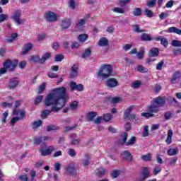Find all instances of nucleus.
Wrapping results in <instances>:
<instances>
[{"label": "nucleus", "instance_id": "nucleus-1", "mask_svg": "<svg viewBox=\"0 0 181 181\" xmlns=\"http://www.w3.org/2000/svg\"><path fill=\"white\" fill-rule=\"evenodd\" d=\"M69 96L66 94V87H61L52 89L47 95L45 100V107H52L51 110H45L41 113V118L46 119L50 112H59L66 106Z\"/></svg>", "mask_w": 181, "mask_h": 181}, {"label": "nucleus", "instance_id": "nucleus-2", "mask_svg": "<svg viewBox=\"0 0 181 181\" xmlns=\"http://www.w3.org/2000/svg\"><path fill=\"white\" fill-rule=\"evenodd\" d=\"M147 112H142L141 117H144L145 118H152V117H155V115L159 112V97L153 99L151 101V105L146 107Z\"/></svg>", "mask_w": 181, "mask_h": 181}, {"label": "nucleus", "instance_id": "nucleus-3", "mask_svg": "<svg viewBox=\"0 0 181 181\" xmlns=\"http://www.w3.org/2000/svg\"><path fill=\"white\" fill-rule=\"evenodd\" d=\"M112 73V66L110 64H103L98 71L97 76L101 78H108Z\"/></svg>", "mask_w": 181, "mask_h": 181}, {"label": "nucleus", "instance_id": "nucleus-4", "mask_svg": "<svg viewBox=\"0 0 181 181\" xmlns=\"http://www.w3.org/2000/svg\"><path fill=\"white\" fill-rule=\"evenodd\" d=\"M3 66L4 67H6L7 70H9V71H13L16 68V66H18V60L14 59L13 61H11V59H6L3 63Z\"/></svg>", "mask_w": 181, "mask_h": 181}, {"label": "nucleus", "instance_id": "nucleus-5", "mask_svg": "<svg viewBox=\"0 0 181 181\" xmlns=\"http://www.w3.org/2000/svg\"><path fill=\"white\" fill-rule=\"evenodd\" d=\"M128 138V133L127 132H124L123 135H122V145H124V144H125L126 146H132V145H134L135 144V142L136 141V137L133 136L127 142V139Z\"/></svg>", "mask_w": 181, "mask_h": 181}, {"label": "nucleus", "instance_id": "nucleus-6", "mask_svg": "<svg viewBox=\"0 0 181 181\" xmlns=\"http://www.w3.org/2000/svg\"><path fill=\"white\" fill-rule=\"evenodd\" d=\"M21 16H22V13H21V10H16L13 16H11V19L16 23L17 25H22L25 23V21L21 19Z\"/></svg>", "mask_w": 181, "mask_h": 181}, {"label": "nucleus", "instance_id": "nucleus-7", "mask_svg": "<svg viewBox=\"0 0 181 181\" xmlns=\"http://www.w3.org/2000/svg\"><path fill=\"white\" fill-rule=\"evenodd\" d=\"M118 81L115 78H110L105 81V86L107 88H115V87H118Z\"/></svg>", "mask_w": 181, "mask_h": 181}, {"label": "nucleus", "instance_id": "nucleus-8", "mask_svg": "<svg viewBox=\"0 0 181 181\" xmlns=\"http://www.w3.org/2000/svg\"><path fill=\"white\" fill-rule=\"evenodd\" d=\"M66 172L68 175H71L72 176L76 175L77 170L76 169V163L72 162L67 165Z\"/></svg>", "mask_w": 181, "mask_h": 181}, {"label": "nucleus", "instance_id": "nucleus-9", "mask_svg": "<svg viewBox=\"0 0 181 181\" xmlns=\"http://www.w3.org/2000/svg\"><path fill=\"white\" fill-rule=\"evenodd\" d=\"M44 16L47 22H56L57 21V15L52 11L45 13Z\"/></svg>", "mask_w": 181, "mask_h": 181}, {"label": "nucleus", "instance_id": "nucleus-10", "mask_svg": "<svg viewBox=\"0 0 181 181\" xmlns=\"http://www.w3.org/2000/svg\"><path fill=\"white\" fill-rule=\"evenodd\" d=\"M19 86V80H18V78H10L8 83L6 84V86L8 88H10L11 90H13V88H16Z\"/></svg>", "mask_w": 181, "mask_h": 181}, {"label": "nucleus", "instance_id": "nucleus-11", "mask_svg": "<svg viewBox=\"0 0 181 181\" xmlns=\"http://www.w3.org/2000/svg\"><path fill=\"white\" fill-rule=\"evenodd\" d=\"M70 88H71V91H83L84 90V87L83 86V84H76V82H71L70 83Z\"/></svg>", "mask_w": 181, "mask_h": 181}, {"label": "nucleus", "instance_id": "nucleus-12", "mask_svg": "<svg viewBox=\"0 0 181 181\" xmlns=\"http://www.w3.org/2000/svg\"><path fill=\"white\" fill-rule=\"evenodd\" d=\"M78 74V64H74L71 69L70 77L71 78H74V77H77Z\"/></svg>", "mask_w": 181, "mask_h": 181}, {"label": "nucleus", "instance_id": "nucleus-13", "mask_svg": "<svg viewBox=\"0 0 181 181\" xmlns=\"http://www.w3.org/2000/svg\"><path fill=\"white\" fill-rule=\"evenodd\" d=\"M180 78H181V72L180 71H176L173 74L170 81L173 84H175L176 81L180 80Z\"/></svg>", "mask_w": 181, "mask_h": 181}, {"label": "nucleus", "instance_id": "nucleus-14", "mask_svg": "<svg viewBox=\"0 0 181 181\" xmlns=\"http://www.w3.org/2000/svg\"><path fill=\"white\" fill-rule=\"evenodd\" d=\"M32 49H33V44L31 42L25 44L22 50V54H28V53H29Z\"/></svg>", "mask_w": 181, "mask_h": 181}, {"label": "nucleus", "instance_id": "nucleus-15", "mask_svg": "<svg viewBox=\"0 0 181 181\" xmlns=\"http://www.w3.org/2000/svg\"><path fill=\"white\" fill-rule=\"evenodd\" d=\"M70 26H71V20L69 18L62 20L61 23V28L62 29H69Z\"/></svg>", "mask_w": 181, "mask_h": 181}, {"label": "nucleus", "instance_id": "nucleus-16", "mask_svg": "<svg viewBox=\"0 0 181 181\" xmlns=\"http://www.w3.org/2000/svg\"><path fill=\"white\" fill-rule=\"evenodd\" d=\"M25 111H22L21 112V116L13 117L11 121V125H15V124H16L18 121H20V119H23V118L25 117Z\"/></svg>", "mask_w": 181, "mask_h": 181}, {"label": "nucleus", "instance_id": "nucleus-17", "mask_svg": "<svg viewBox=\"0 0 181 181\" xmlns=\"http://www.w3.org/2000/svg\"><path fill=\"white\" fill-rule=\"evenodd\" d=\"M141 175L144 177H146V179H148V177H151V173L149 172V168L146 167H143L141 170Z\"/></svg>", "mask_w": 181, "mask_h": 181}, {"label": "nucleus", "instance_id": "nucleus-18", "mask_svg": "<svg viewBox=\"0 0 181 181\" xmlns=\"http://www.w3.org/2000/svg\"><path fill=\"white\" fill-rule=\"evenodd\" d=\"M173 136V130L169 129L168 131L167 139H165V142H166L167 145H170V144H172V137Z\"/></svg>", "mask_w": 181, "mask_h": 181}, {"label": "nucleus", "instance_id": "nucleus-19", "mask_svg": "<svg viewBox=\"0 0 181 181\" xmlns=\"http://www.w3.org/2000/svg\"><path fill=\"white\" fill-rule=\"evenodd\" d=\"M122 155L123 158H124V159H127V160H129L130 162H132L133 157L131 153H129V151H124L122 152Z\"/></svg>", "mask_w": 181, "mask_h": 181}, {"label": "nucleus", "instance_id": "nucleus-20", "mask_svg": "<svg viewBox=\"0 0 181 181\" xmlns=\"http://www.w3.org/2000/svg\"><path fill=\"white\" fill-rule=\"evenodd\" d=\"M132 110H134V106H130L124 112L123 117L124 119H127L131 115Z\"/></svg>", "mask_w": 181, "mask_h": 181}, {"label": "nucleus", "instance_id": "nucleus-21", "mask_svg": "<svg viewBox=\"0 0 181 181\" xmlns=\"http://www.w3.org/2000/svg\"><path fill=\"white\" fill-rule=\"evenodd\" d=\"M140 39L143 42H151V40H153L152 37H151V35H149V34H146V33H143L141 35Z\"/></svg>", "mask_w": 181, "mask_h": 181}, {"label": "nucleus", "instance_id": "nucleus-22", "mask_svg": "<svg viewBox=\"0 0 181 181\" xmlns=\"http://www.w3.org/2000/svg\"><path fill=\"white\" fill-rule=\"evenodd\" d=\"M169 33H176L177 35H181V30L176 27H170L168 28Z\"/></svg>", "mask_w": 181, "mask_h": 181}, {"label": "nucleus", "instance_id": "nucleus-23", "mask_svg": "<svg viewBox=\"0 0 181 181\" xmlns=\"http://www.w3.org/2000/svg\"><path fill=\"white\" fill-rule=\"evenodd\" d=\"M51 54L49 52H47L44 54L42 57L40 58V64H44V63L46 62V60H49L50 59Z\"/></svg>", "mask_w": 181, "mask_h": 181}, {"label": "nucleus", "instance_id": "nucleus-24", "mask_svg": "<svg viewBox=\"0 0 181 181\" xmlns=\"http://www.w3.org/2000/svg\"><path fill=\"white\" fill-rule=\"evenodd\" d=\"M90 56H91V49H85L83 53H82V54L81 55V57L82 59H88V57Z\"/></svg>", "mask_w": 181, "mask_h": 181}, {"label": "nucleus", "instance_id": "nucleus-25", "mask_svg": "<svg viewBox=\"0 0 181 181\" xmlns=\"http://www.w3.org/2000/svg\"><path fill=\"white\" fill-rule=\"evenodd\" d=\"M18 37V33H13L11 35V36L7 37L5 39L6 43H11V42H13L16 38Z\"/></svg>", "mask_w": 181, "mask_h": 181}, {"label": "nucleus", "instance_id": "nucleus-26", "mask_svg": "<svg viewBox=\"0 0 181 181\" xmlns=\"http://www.w3.org/2000/svg\"><path fill=\"white\" fill-rule=\"evenodd\" d=\"M159 53V49L158 48H151L149 52L150 57H155L158 56Z\"/></svg>", "mask_w": 181, "mask_h": 181}, {"label": "nucleus", "instance_id": "nucleus-27", "mask_svg": "<svg viewBox=\"0 0 181 181\" xmlns=\"http://www.w3.org/2000/svg\"><path fill=\"white\" fill-rule=\"evenodd\" d=\"M98 45L102 47L108 46V40L106 37H102L99 40Z\"/></svg>", "mask_w": 181, "mask_h": 181}, {"label": "nucleus", "instance_id": "nucleus-28", "mask_svg": "<svg viewBox=\"0 0 181 181\" xmlns=\"http://www.w3.org/2000/svg\"><path fill=\"white\" fill-rule=\"evenodd\" d=\"M169 156H175V155H177L179 153V150L177 148H170L167 152Z\"/></svg>", "mask_w": 181, "mask_h": 181}, {"label": "nucleus", "instance_id": "nucleus-29", "mask_svg": "<svg viewBox=\"0 0 181 181\" xmlns=\"http://www.w3.org/2000/svg\"><path fill=\"white\" fill-rule=\"evenodd\" d=\"M59 128V126H57L55 124H49L47 127V132H52V131H57Z\"/></svg>", "mask_w": 181, "mask_h": 181}, {"label": "nucleus", "instance_id": "nucleus-30", "mask_svg": "<svg viewBox=\"0 0 181 181\" xmlns=\"http://www.w3.org/2000/svg\"><path fill=\"white\" fill-rule=\"evenodd\" d=\"M160 45H162V46H163V47L165 49L168 47V46H169V41L166 37L160 38Z\"/></svg>", "mask_w": 181, "mask_h": 181}, {"label": "nucleus", "instance_id": "nucleus-31", "mask_svg": "<svg viewBox=\"0 0 181 181\" xmlns=\"http://www.w3.org/2000/svg\"><path fill=\"white\" fill-rule=\"evenodd\" d=\"M103 119L105 122H110L112 119V115L110 113H106L103 115Z\"/></svg>", "mask_w": 181, "mask_h": 181}, {"label": "nucleus", "instance_id": "nucleus-32", "mask_svg": "<svg viewBox=\"0 0 181 181\" xmlns=\"http://www.w3.org/2000/svg\"><path fill=\"white\" fill-rule=\"evenodd\" d=\"M95 117H97V112H90L87 115L88 121H94V118H95Z\"/></svg>", "mask_w": 181, "mask_h": 181}, {"label": "nucleus", "instance_id": "nucleus-33", "mask_svg": "<svg viewBox=\"0 0 181 181\" xmlns=\"http://www.w3.org/2000/svg\"><path fill=\"white\" fill-rule=\"evenodd\" d=\"M30 60L31 62H33V63H40V64L41 58L39 55H32L30 57Z\"/></svg>", "mask_w": 181, "mask_h": 181}, {"label": "nucleus", "instance_id": "nucleus-34", "mask_svg": "<svg viewBox=\"0 0 181 181\" xmlns=\"http://www.w3.org/2000/svg\"><path fill=\"white\" fill-rule=\"evenodd\" d=\"M87 34H81L78 36V40H79L81 43H84L86 40L88 39Z\"/></svg>", "mask_w": 181, "mask_h": 181}, {"label": "nucleus", "instance_id": "nucleus-35", "mask_svg": "<svg viewBox=\"0 0 181 181\" xmlns=\"http://www.w3.org/2000/svg\"><path fill=\"white\" fill-rule=\"evenodd\" d=\"M173 47H181V41L177 40H173L171 42Z\"/></svg>", "mask_w": 181, "mask_h": 181}, {"label": "nucleus", "instance_id": "nucleus-36", "mask_svg": "<svg viewBox=\"0 0 181 181\" xmlns=\"http://www.w3.org/2000/svg\"><path fill=\"white\" fill-rule=\"evenodd\" d=\"M133 15L134 16H141L142 15V9L141 8H135L133 11Z\"/></svg>", "mask_w": 181, "mask_h": 181}, {"label": "nucleus", "instance_id": "nucleus-37", "mask_svg": "<svg viewBox=\"0 0 181 181\" xmlns=\"http://www.w3.org/2000/svg\"><path fill=\"white\" fill-rule=\"evenodd\" d=\"M144 16H147L148 18H153V12L152 11L145 8L144 9Z\"/></svg>", "mask_w": 181, "mask_h": 181}, {"label": "nucleus", "instance_id": "nucleus-38", "mask_svg": "<svg viewBox=\"0 0 181 181\" xmlns=\"http://www.w3.org/2000/svg\"><path fill=\"white\" fill-rule=\"evenodd\" d=\"M141 159H142V160H144L145 162L150 161L152 159V154L148 153L146 155L142 156Z\"/></svg>", "mask_w": 181, "mask_h": 181}, {"label": "nucleus", "instance_id": "nucleus-39", "mask_svg": "<svg viewBox=\"0 0 181 181\" xmlns=\"http://www.w3.org/2000/svg\"><path fill=\"white\" fill-rule=\"evenodd\" d=\"M133 32H135L136 33H142V32H145V30H141L139 25H133Z\"/></svg>", "mask_w": 181, "mask_h": 181}, {"label": "nucleus", "instance_id": "nucleus-40", "mask_svg": "<svg viewBox=\"0 0 181 181\" xmlns=\"http://www.w3.org/2000/svg\"><path fill=\"white\" fill-rule=\"evenodd\" d=\"M156 5V0H148L146 3V6L148 8H153Z\"/></svg>", "mask_w": 181, "mask_h": 181}, {"label": "nucleus", "instance_id": "nucleus-41", "mask_svg": "<svg viewBox=\"0 0 181 181\" xmlns=\"http://www.w3.org/2000/svg\"><path fill=\"white\" fill-rule=\"evenodd\" d=\"M137 70L140 73H148V69L145 68V66H144L142 65H139L137 66Z\"/></svg>", "mask_w": 181, "mask_h": 181}, {"label": "nucleus", "instance_id": "nucleus-42", "mask_svg": "<svg viewBox=\"0 0 181 181\" xmlns=\"http://www.w3.org/2000/svg\"><path fill=\"white\" fill-rule=\"evenodd\" d=\"M96 175L101 177L102 176H104L105 175V170L104 168H99L97 170Z\"/></svg>", "mask_w": 181, "mask_h": 181}, {"label": "nucleus", "instance_id": "nucleus-43", "mask_svg": "<svg viewBox=\"0 0 181 181\" xmlns=\"http://www.w3.org/2000/svg\"><path fill=\"white\" fill-rule=\"evenodd\" d=\"M166 104V98L159 97V107H163Z\"/></svg>", "mask_w": 181, "mask_h": 181}, {"label": "nucleus", "instance_id": "nucleus-44", "mask_svg": "<svg viewBox=\"0 0 181 181\" xmlns=\"http://www.w3.org/2000/svg\"><path fill=\"white\" fill-rule=\"evenodd\" d=\"M149 127L148 126H144V129H143V136L144 137H146L149 135Z\"/></svg>", "mask_w": 181, "mask_h": 181}, {"label": "nucleus", "instance_id": "nucleus-45", "mask_svg": "<svg viewBox=\"0 0 181 181\" xmlns=\"http://www.w3.org/2000/svg\"><path fill=\"white\" fill-rule=\"evenodd\" d=\"M173 115V113H172V112L168 111L165 113L164 118L166 120H169L170 119V118H172Z\"/></svg>", "mask_w": 181, "mask_h": 181}, {"label": "nucleus", "instance_id": "nucleus-46", "mask_svg": "<svg viewBox=\"0 0 181 181\" xmlns=\"http://www.w3.org/2000/svg\"><path fill=\"white\" fill-rule=\"evenodd\" d=\"M42 100H43V95H39L37 96L34 102L35 105H37L38 104H40L42 103Z\"/></svg>", "mask_w": 181, "mask_h": 181}, {"label": "nucleus", "instance_id": "nucleus-47", "mask_svg": "<svg viewBox=\"0 0 181 181\" xmlns=\"http://www.w3.org/2000/svg\"><path fill=\"white\" fill-rule=\"evenodd\" d=\"M40 125H42V120L34 122L33 124V129H36V128H39Z\"/></svg>", "mask_w": 181, "mask_h": 181}, {"label": "nucleus", "instance_id": "nucleus-48", "mask_svg": "<svg viewBox=\"0 0 181 181\" xmlns=\"http://www.w3.org/2000/svg\"><path fill=\"white\" fill-rule=\"evenodd\" d=\"M112 11L117 13H125V11L119 7H115L112 9Z\"/></svg>", "mask_w": 181, "mask_h": 181}, {"label": "nucleus", "instance_id": "nucleus-49", "mask_svg": "<svg viewBox=\"0 0 181 181\" xmlns=\"http://www.w3.org/2000/svg\"><path fill=\"white\" fill-rule=\"evenodd\" d=\"M8 16L6 14H0V23L8 21Z\"/></svg>", "mask_w": 181, "mask_h": 181}, {"label": "nucleus", "instance_id": "nucleus-50", "mask_svg": "<svg viewBox=\"0 0 181 181\" xmlns=\"http://www.w3.org/2000/svg\"><path fill=\"white\" fill-rule=\"evenodd\" d=\"M64 57L62 54H57L54 57V62H62Z\"/></svg>", "mask_w": 181, "mask_h": 181}, {"label": "nucleus", "instance_id": "nucleus-51", "mask_svg": "<svg viewBox=\"0 0 181 181\" xmlns=\"http://www.w3.org/2000/svg\"><path fill=\"white\" fill-rule=\"evenodd\" d=\"M176 162H177V157H173L170 161H169V165L170 166H175L176 165Z\"/></svg>", "mask_w": 181, "mask_h": 181}, {"label": "nucleus", "instance_id": "nucleus-52", "mask_svg": "<svg viewBox=\"0 0 181 181\" xmlns=\"http://www.w3.org/2000/svg\"><path fill=\"white\" fill-rule=\"evenodd\" d=\"M60 168H62V164H60V163H55L54 172H59V170H60Z\"/></svg>", "mask_w": 181, "mask_h": 181}, {"label": "nucleus", "instance_id": "nucleus-53", "mask_svg": "<svg viewBox=\"0 0 181 181\" xmlns=\"http://www.w3.org/2000/svg\"><path fill=\"white\" fill-rule=\"evenodd\" d=\"M45 88H46V84L45 83H42L38 88V93L40 94L45 91Z\"/></svg>", "mask_w": 181, "mask_h": 181}, {"label": "nucleus", "instance_id": "nucleus-54", "mask_svg": "<svg viewBox=\"0 0 181 181\" xmlns=\"http://www.w3.org/2000/svg\"><path fill=\"white\" fill-rule=\"evenodd\" d=\"M132 87L133 88H139V87H141V81H137L133 83Z\"/></svg>", "mask_w": 181, "mask_h": 181}, {"label": "nucleus", "instance_id": "nucleus-55", "mask_svg": "<svg viewBox=\"0 0 181 181\" xmlns=\"http://www.w3.org/2000/svg\"><path fill=\"white\" fill-rule=\"evenodd\" d=\"M47 76L49 78H57L59 77V75L53 73V72H48Z\"/></svg>", "mask_w": 181, "mask_h": 181}, {"label": "nucleus", "instance_id": "nucleus-56", "mask_svg": "<svg viewBox=\"0 0 181 181\" xmlns=\"http://www.w3.org/2000/svg\"><path fill=\"white\" fill-rule=\"evenodd\" d=\"M68 154L69 155V156L74 158V156H76V151H74V149L73 148H69L68 151Z\"/></svg>", "mask_w": 181, "mask_h": 181}, {"label": "nucleus", "instance_id": "nucleus-57", "mask_svg": "<svg viewBox=\"0 0 181 181\" xmlns=\"http://www.w3.org/2000/svg\"><path fill=\"white\" fill-rule=\"evenodd\" d=\"M173 54L174 56H177V54H181V48H176L173 49Z\"/></svg>", "mask_w": 181, "mask_h": 181}, {"label": "nucleus", "instance_id": "nucleus-58", "mask_svg": "<svg viewBox=\"0 0 181 181\" xmlns=\"http://www.w3.org/2000/svg\"><path fill=\"white\" fill-rule=\"evenodd\" d=\"M22 111H25L23 110H17L16 108H14L13 110V114H14V115H19V117H21V112Z\"/></svg>", "mask_w": 181, "mask_h": 181}, {"label": "nucleus", "instance_id": "nucleus-59", "mask_svg": "<svg viewBox=\"0 0 181 181\" xmlns=\"http://www.w3.org/2000/svg\"><path fill=\"white\" fill-rule=\"evenodd\" d=\"M84 25H86V20H83V19H80L78 21L76 26L80 27V26H83Z\"/></svg>", "mask_w": 181, "mask_h": 181}, {"label": "nucleus", "instance_id": "nucleus-60", "mask_svg": "<svg viewBox=\"0 0 181 181\" xmlns=\"http://www.w3.org/2000/svg\"><path fill=\"white\" fill-rule=\"evenodd\" d=\"M111 176H112V177H113L114 179L117 178V176H119V170H114V171L111 173Z\"/></svg>", "mask_w": 181, "mask_h": 181}, {"label": "nucleus", "instance_id": "nucleus-61", "mask_svg": "<svg viewBox=\"0 0 181 181\" xmlns=\"http://www.w3.org/2000/svg\"><path fill=\"white\" fill-rule=\"evenodd\" d=\"M78 106V104L77 101H74L72 103H71L70 107L71 110H76L77 107Z\"/></svg>", "mask_w": 181, "mask_h": 181}, {"label": "nucleus", "instance_id": "nucleus-62", "mask_svg": "<svg viewBox=\"0 0 181 181\" xmlns=\"http://www.w3.org/2000/svg\"><path fill=\"white\" fill-rule=\"evenodd\" d=\"M121 6H125L128 3L131 2V0H119Z\"/></svg>", "mask_w": 181, "mask_h": 181}, {"label": "nucleus", "instance_id": "nucleus-63", "mask_svg": "<svg viewBox=\"0 0 181 181\" xmlns=\"http://www.w3.org/2000/svg\"><path fill=\"white\" fill-rule=\"evenodd\" d=\"M132 47V44H127L122 47V49L126 52H128Z\"/></svg>", "mask_w": 181, "mask_h": 181}, {"label": "nucleus", "instance_id": "nucleus-64", "mask_svg": "<svg viewBox=\"0 0 181 181\" xmlns=\"http://www.w3.org/2000/svg\"><path fill=\"white\" fill-rule=\"evenodd\" d=\"M173 4H175V1L173 0H170L166 3L165 7L172 8L173 6Z\"/></svg>", "mask_w": 181, "mask_h": 181}]
</instances>
